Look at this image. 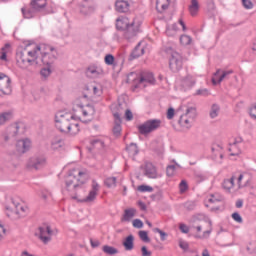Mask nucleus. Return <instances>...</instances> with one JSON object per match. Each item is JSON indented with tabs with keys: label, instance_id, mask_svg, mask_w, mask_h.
Listing matches in <instances>:
<instances>
[{
	"label": "nucleus",
	"instance_id": "f8f14e48",
	"mask_svg": "<svg viewBox=\"0 0 256 256\" xmlns=\"http://www.w3.org/2000/svg\"><path fill=\"white\" fill-rule=\"evenodd\" d=\"M139 33V24H135V22H131L128 27L124 30V37L128 41H131L134 37H137Z\"/></svg>",
	"mask_w": 256,
	"mask_h": 256
},
{
	"label": "nucleus",
	"instance_id": "f704fd0d",
	"mask_svg": "<svg viewBox=\"0 0 256 256\" xmlns=\"http://www.w3.org/2000/svg\"><path fill=\"white\" fill-rule=\"evenodd\" d=\"M82 114L84 117H91L95 115V107L91 104H87L83 109H82Z\"/></svg>",
	"mask_w": 256,
	"mask_h": 256
},
{
	"label": "nucleus",
	"instance_id": "423d86ee",
	"mask_svg": "<svg viewBox=\"0 0 256 256\" xmlns=\"http://www.w3.org/2000/svg\"><path fill=\"white\" fill-rule=\"evenodd\" d=\"M169 68L173 73H178V71H181L183 69V57H181V54L177 52H173L171 54L170 60H169Z\"/></svg>",
	"mask_w": 256,
	"mask_h": 256
},
{
	"label": "nucleus",
	"instance_id": "2f4dec72",
	"mask_svg": "<svg viewBox=\"0 0 256 256\" xmlns=\"http://www.w3.org/2000/svg\"><path fill=\"white\" fill-rule=\"evenodd\" d=\"M64 146H65V142L63 141V139L59 137L54 138L51 142V149H53L54 151H57Z\"/></svg>",
	"mask_w": 256,
	"mask_h": 256
},
{
	"label": "nucleus",
	"instance_id": "b1692460",
	"mask_svg": "<svg viewBox=\"0 0 256 256\" xmlns=\"http://www.w3.org/2000/svg\"><path fill=\"white\" fill-rule=\"evenodd\" d=\"M137 213V210L135 208L126 209L124 211V214L121 218L122 222H129L131 219L135 217V214Z\"/></svg>",
	"mask_w": 256,
	"mask_h": 256
},
{
	"label": "nucleus",
	"instance_id": "0eeeda50",
	"mask_svg": "<svg viewBox=\"0 0 256 256\" xmlns=\"http://www.w3.org/2000/svg\"><path fill=\"white\" fill-rule=\"evenodd\" d=\"M38 237L44 245H47V243H50L51 237H53V230L51 229V226H40L38 228Z\"/></svg>",
	"mask_w": 256,
	"mask_h": 256
},
{
	"label": "nucleus",
	"instance_id": "39448f33",
	"mask_svg": "<svg viewBox=\"0 0 256 256\" xmlns=\"http://www.w3.org/2000/svg\"><path fill=\"white\" fill-rule=\"evenodd\" d=\"M197 117V110L193 107H190L186 110V113L180 116L178 123L180 127H184L185 129L191 128V123H193V119Z\"/></svg>",
	"mask_w": 256,
	"mask_h": 256
},
{
	"label": "nucleus",
	"instance_id": "4c0bfd02",
	"mask_svg": "<svg viewBox=\"0 0 256 256\" xmlns=\"http://www.w3.org/2000/svg\"><path fill=\"white\" fill-rule=\"evenodd\" d=\"M102 251L106 255H117V253H119V250H117V248H115L113 246H109V245H104L102 247Z\"/></svg>",
	"mask_w": 256,
	"mask_h": 256
},
{
	"label": "nucleus",
	"instance_id": "393cba45",
	"mask_svg": "<svg viewBox=\"0 0 256 256\" xmlns=\"http://www.w3.org/2000/svg\"><path fill=\"white\" fill-rule=\"evenodd\" d=\"M196 81L195 78L191 75H187L185 78L182 79L181 85L184 89H191L195 85Z\"/></svg>",
	"mask_w": 256,
	"mask_h": 256
},
{
	"label": "nucleus",
	"instance_id": "9d476101",
	"mask_svg": "<svg viewBox=\"0 0 256 256\" xmlns=\"http://www.w3.org/2000/svg\"><path fill=\"white\" fill-rule=\"evenodd\" d=\"M99 189H100L99 183H97V181L93 180L92 181V189L90 190L87 197L80 200L81 203H93V201H95V199H97V194L99 193Z\"/></svg>",
	"mask_w": 256,
	"mask_h": 256
},
{
	"label": "nucleus",
	"instance_id": "a878e982",
	"mask_svg": "<svg viewBox=\"0 0 256 256\" xmlns=\"http://www.w3.org/2000/svg\"><path fill=\"white\" fill-rule=\"evenodd\" d=\"M141 55H145V48L141 47V42H139L132 51L130 57L131 59H138Z\"/></svg>",
	"mask_w": 256,
	"mask_h": 256
},
{
	"label": "nucleus",
	"instance_id": "052dcab7",
	"mask_svg": "<svg viewBox=\"0 0 256 256\" xmlns=\"http://www.w3.org/2000/svg\"><path fill=\"white\" fill-rule=\"evenodd\" d=\"M180 193H185L187 189H189V186L187 185V182L185 180H182L179 184Z\"/></svg>",
	"mask_w": 256,
	"mask_h": 256
},
{
	"label": "nucleus",
	"instance_id": "473e14b6",
	"mask_svg": "<svg viewBox=\"0 0 256 256\" xmlns=\"http://www.w3.org/2000/svg\"><path fill=\"white\" fill-rule=\"evenodd\" d=\"M211 151L214 157H219V159H223V146L219 144H213Z\"/></svg>",
	"mask_w": 256,
	"mask_h": 256
},
{
	"label": "nucleus",
	"instance_id": "c756f323",
	"mask_svg": "<svg viewBox=\"0 0 256 256\" xmlns=\"http://www.w3.org/2000/svg\"><path fill=\"white\" fill-rule=\"evenodd\" d=\"M63 127H65V129H74V127H79V121L71 116V118L68 119V123L58 126V129H63Z\"/></svg>",
	"mask_w": 256,
	"mask_h": 256
},
{
	"label": "nucleus",
	"instance_id": "c03bdc74",
	"mask_svg": "<svg viewBox=\"0 0 256 256\" xmlns=\"http://www.w3.org/2000/svg\"><path fill=\"white\" fill-rule=\"evenodd\" d=\"M191 41H193V39L189 35H181L180 36L181 45H184V46L191 45Z\"/></svg>",
	"mask_w": 256,
	"mask_h": 256
},
{
	"label": "nucleus",
	"instance_id": "c9c22d12",
	"mask_svg": "<svg viewBox=\"0 0 256 256\" xmlns=\"http://www.w3.org/2000/svg\"><path fill=\"white\" fill-rule=\"evenodd\" d=\"M11 83V78H9L7 75L0 73V91H3V86L9 87V84Z\"/></svg>",
	"mask_w": 256,
	"mask_h": 256
},
{
	"label": "nucleus",
	"instance_id": "774afa93",
	"mask_svg": "<svg viewBox=\"0 0 256 256\" xmlns=\"http://www.w3.org/2000/svg\"><path fill=\"white\" fill-rule=\"evenodd\" d=\"M249 115L256 121V105L252 106L249 110Z\"/></svg>",
	"mask_w": 256,
	"mask_h": 256
},
{
	"label": "nucleus",
	"instance_id": "69168bd1",
	"mask_svg": "<svg viewBox=\"0 0 256 256\" xmlns=\"http://www.w3.org/2000/svg\"><path fill=\"white\" fill-rule=\"evenodd\" d=\"M133 227L136 229H143V221H141V219L133 220Z\"/></svg>",
	"mask_w": 256,
	"mask_h": 256
},
{
	"label": "nucleus",
	"instance_id": "4be33fe9",
	"mask_svg": "<svg viewBox=\"0 0 256 256\" xmlns=\"http://www.w3.org/2000/svg\"><path fill=\"white\" fill-rule=\"evenodd\" d=\"M57 59V57L55 56V54H42L41 57V62L43 63V65H47V67H51V65H53V63L55 62V60Z\"/></svg>",
	"mask_w": 256,
	"mask_h": 256
},
{
	"label": "nucleus",
	"instance_id": "4d7b16f0",
	"mask_svg": "<svg viewBox=\"0 0 256 256\" xmlns=\"http://www.w3.org/2000/svg\"><path fill=\"white\" fill-rule=\"evenodd\" d=\"M153 231L154 233H159L161 241H165L167 239V233L163 232V230L159 228H154Z\"/></svg>",
	"mask_w": 256,
	"mask_h": 256
},
{
	"label": "nucleus",
	"instance_id": "bf43d9fd",
	"mask_svg": "<svg viewBox=\"0 0 256 256\" xmlns=\"http://www.w3.org/2000/svg\"><path fill=\"white\" fill-rule=\"evenodd\" d=\"M61 133H64L68 137H74V135H77V133H79V130H71V129L61 130Z\"/></svg>",
	"mask_w": 256,
	"mask_h": 256
},
{
	"label": "nucleus",
	"instance_id": "0e129e2a",
	"mask_svg": "<svg viewBox=\"0 0 256 256\" xmlns=\"http://www.w3.org/2000/svg\"><path fill=\"white\" fill-rule=\"evenodd\" d=\"M242 5L245 9H253V2L251 0H242Z\"/></svg>",
	"mask_w": 256,
	"mask_h": 256
},
{
	"label": "nucleus",
	"instance_id": "f3484780",
	"mask_svg": "<svg viewBox=\"0 0 256 256\" xmlns=\"http://www.w3.org/2000/svg\"><path fill=\"white\" fill-rule=\"evenodd\" d=\"M143 83H149L150 85H155V77H153V73L141 72L140 78H139V85H143Z\"/></svg>",
	"mask_w": 256,
	"mask_h": 256
},
{
	"label": "nucleus",
	"instance_id": "dca6fc26",
	"mask_svg": "<svg viewBox=\"0 0 256 256\" xmlns=\"http://www.w3.org/2000/svg\"><path fill=\"white\" fill-rule=\"evenodd\" d=\"M32 49L36 52V57H38V53H41V55H47L55 51V48L47 44L34 45Z\"/></svg>",
	"mask_w": 256,
	"mask_h": 256
},
{
	"label": "nucleus",
	"instance_id": "2eb2a0df",
	"mask_svg": "<svg viewBox=\"0 0 256 256\" xmlns=\"http://www.w3.org/2000/svg\"><path fill=\"white\" fill-rule=\"evenodd\" d=\"M18 153L24 154L31 149V140L29 138L18 140L16 143Z\"/></svg>",
	"mask_w": 256,
	"mask_h": 256
},
{
	"label": "nucleus",
	"instance_id": "20e7f679",
	"mask_svg": "<svg viewBox=\"0 0 256 256\" xmlns=\"http://www.w3.org/2000/svg\"><path fill=\"white\" fill-rule=\"evenodd\" d=\"M193 229L196 230L197 239H205V237H209V235H211V231H213V224L211 223V220H203L198 225H194Z\"/></svg>",
	"mask_w": 256,
	"mask_h": 256
},
{
	"label": "nucleus",
	"instance_id": "f03ea898",
	"mask_svg": "<svg viewBox=\"0 0 256 256\" xmlns=\"http://www.w3.org/2000/svg\"><path fill=\"white\" fill-rule=\"evenodd\" d=\"M37 52L31 50V44L26 45L24 48H18L16 51V63L20 69H27L33 63L39 64L37 61Z\"/></svg>",
	"mask_w": 256,
	"mask_h": 256
},
{
	"label": "nucleus",
	"instance_id": "ea45409f",
	"mask_svg": "<svg viewBox=\"0 0 256 256\" xmlns=\"http://www.w3.org/2000/svg\"><path fill=\"white\" fill-rule=\"evenodd\" d=\"M223 196L219 193L211 194L208 198V203H221Z\"/></svg>",
	"mask_w": 256,
	"mask_h": 256
},
{
	"label": "nucleus",
	"instance_id": "680f3d73",
	"mask_svg": "<svg viewBox=\"0 0 256 256\" xmlns=\"http://www.w3.org/2000/svg\"><path fill=\"white\" fill-rule=\"evenodd\" d=\"M51 66H48L47 68H42L40 71V74L42 75V77H49V75H51Z\"/></svg>",
	"mask_w": 256,
	"mask_h": 256
},
{
	"label": "nucleus",
	"instance_id": "de8ad7c7",
	"mask_svg": "<svg viewBox=\"0 0 256 256\" xmlns=\"http://www.w3.org/2000/svg\"><path fill=\"white\" fill-rule=\"evenodd\" d=\"M242 142H243V138L241 137H238L233 142H230L229 151H233V149H237V145H239V143H242Z\"/></svg>",
	"mask_w": 256,
	"mask_h": 256
},
{
	"label": "nucleus",
	"instance_id": "864d4df0",
	"mask_svg": "<svg viewBox=\"0 0 256 256\" xmlns=\"http://www.w3.org/2000/svg\"><path fill=\"white\" fill-rule=\"evenodd\" d=\"M104 61L106 65H113V63H115V56L112 54H108L105 56Z\"/></svg>",
	"mask_w": 256,
	"mask_h": 256
},
{
	"label": "nucleus",
	"instance_id": "7c9ffc66",
	"mask_svg": "<svg viewBox=\"0 0 256 256\" xmlns=\"http://www.w3.org/2000/svg\"><path fill=\"white\" fill-rule=\"evenodd\" d=\"M171 3V0H156V9H159L161 7L162 10H158L159 13H163V11H167L169 9V5Z\"/></svg>",
	"mask_w": 256,
	"mask_h": 256
},
{
	"label": "nucleus",
	"instance_id": "412c9836",
	"mask_svg": "<svg viewBox=\"0 0 256 256\" xmlns=\"http://www.w3.org/2000/svg\"><path fill=\"white\" fill-rule=\"evenodd\" d=\"M139 79H141V73L131 72L127 76V83H134L135 89H138V87H141V84H139Z\"/></svg>",
	"mask_w": 256,
	"mask_h": 256
},
{
	"label": "nucleus",
	"instance_id": "bb28decb",
	"mask_svg": "<svg viewBox=\"0 0 256 256\" xmlns=\"http://www.w3.org/2000/svg\"><path fill=\"white\" fill-rule=\"evenodd\" d=\"M129 19L128 18H122L116 20V29L118 31H125L129 27Z\"/></svg>",
	"mask_w": 256,
	"mask_h": 256
},
{
	"label": "nucleus",
	"instance_id": "79ce46f5",
	"mask_svg": "<svg viewBox=\"0 0 256 256\" xmlns=\"http://www.w3.org/2000/svg\"><path fill=\"white\" fill-rule=\"evenodd\" d=\"M220 110H221V108L219 107V105L213 104L211 106V110H210L211 119H215V117H217L219 115Z\"/></svg>",
	"mask_w": 256,
	"mask_h": 256
},
{
	"label": "nucleus",
	"instance_id": "5701e85b",
	"mask_svg": "<svg viewBox=\"0 0 256 256\" xmlns=\"http://www.w3.org/2000/svg\"><path fill=\"white\" fill-rule=\"evenodd\" d=\"M123 246L125 251H133L135 247V237L131 234L127 236L123 242Z\"/></svg>",
	"mask_w": 256,
	"mask_h": 256
},
{
	"label": "nucleus",
	"instance_id": "6e6552de",
	"mask_svg": "<svg viewBox=\"0 0 256 256\" xmlns=\"http://www.w3.org/2000/svg\"><path fill=\"white\" fill-rule=\"evenodd\" d=\"M47 164V160L43 156H34L31 157L27 162V168L28 169H35L36 171L41 169L42 167H45Z\"/></svg>",
	"mask_w": 256,
	"mask_h": 256
},
{
	"label": "nucleus",
	"instance_id": "09e8293b",
	"mask_svg": "<svg viewBox=\"0 0 256 256\" xmlns=\"http://www.w3.org/2000/svg\"><path fill=\"white\" fill-rule=\"evenodd\" d=\"M197 207V202L195 201H187L184 203V208L187 209V211H193Z\"/></svg>",
	"mask_w": 256,
	"mask_h": 256
},
{
	"label": "nucleus",
	"instance_id": "a211bd4d",
	"mask_svg": "<svg viewBox=\"0 0 256 256\" xmlns=\"http://www.w3.org/2000/svg\"><path fill=\"white\" fill-rule=\"evenodd\" d=\"M144 174L149 179H157V177H159V174L157 173V168H155L153 166V164H151V163H147L145 165V172H144Z\"/></svg>",
	"mask_w": 256,
	"mask_h": 256
},
{
	"label": "nucleus",
	"instance_id": "ddd939ff",
	"mask_svg": "<svg viewBox=\"0 0 256 256\" xmlns=\"http://www.w3.org/2000/svg\"><path fill=\"white\" fill-rule=\"evenodd\" d=\"M163 127V122L159 119H150L138 126V129H159Z\"/></svg>",
	"mask_w": 256,
	"mask_h": 256
},
{
	"label": "nucleus",
	"instance_id": "6e6d98bb",
	"mask_svg": "<svg viewBox=\"0 0 256 256\" xmlns=\"http://www.w3.org/2000/svg\"><path fill=\"white\" fill-rule=\"evenodd\" d=\"M245 177H247V174H240L238 176V178H237L238 189H243V187H245L246 184L241 183L243 181V179H245Z\"/></svg>",
	"mask_w": 256,
	"mask_h": 256
},
{
	"label": "nucleus",
	"instance_id": "1a4fd4ad",
	"mask_svg": "<svg viewBox=\"0 0 256 256\" xmlns=\"http://www.w3.org/2000/svg\"><path fill=\"white\" fill-rule=\"evenodd\" d=\"M229 75H233V70L223 71L221 69H218L214 73V77L212 78L213 85H220V83H223L225 79H229Z\"/></svg>",
	"mask_w": 256,
	"mask_h": 256
},
{
	"label": "nucleus",
	"instance_id": "f257e3e1",
	"mask_svg": "<svg viewBox=\"0 0 256 256\" xmlns=\"http://www.w3.org/2000/svg\"><path fill=\"white\" fill-rule=\"evenodd\" d=\"M87 174L85 171L79 168L71 169L67 176L64 178V189L71 193V195H75L83 185H85V179Z\"/></svg>",
	"mask_w": 256,
	"mask_h": 256
},
{
	"label": "nucleus",
	"instance_id": "603ef678",
	"mask_svg": "<svg viewBox=\"0 0 256 256\" xmlns=\"http://www.w3.org/2000/svg\"><path fill=\"white\" fill-rule=\"evenodd\" d=\"M138 191H140L141 193H151L153 192V187L147 185H140L138 187Z\"/></svg>",
	"mask_w": 256,
	"mask_h": 256
},
{
	"label": "nucleus",
	"instance_id": "cd10ccee",
	"mask_svg": "<svg viewBox=\"0 0 256 256\" xmlns=\"http://www.w3.org/2000/svg\"><path fill=\"white\" fill-rule=\"evenodd\" d=\"M235 176H232L230 179H226L222 183V187L224 190L227 191V193H231V190L233 187H235Z\"/></svg>",
	"mask_w": 256,
	"mask_h": 256
},
{
	"label": "nucleus",
	"instance_id": "13d9d810",
	"mask_svg": "<svg viewBox=\"0 0 256 256\" xmlns=\"http://www.w3.org/2000/svg\"><path fill=\"white\" fill-rule=\"evenodd\" d=\"M195 179L198 183H202V181H205L207 179V176L201 172H196L195 173Z\"/></svg>",
	"mask_w": 256,
	"mask_h": 256
},
{
	"label": "nucleus",
	"instance_id": "6ab92c4d",
	"mask_svg": "<svg viewBox=\"0 0 256 256\" xmlns=\"http://www.w3.org/2000/svg\"><path fill=\"white\" fill-rule=\"evenodd\" d=\"M129 2L125 0H117L115 2V9L118 13H127L129 11Z\"/></svg>",
	"mask_w": 256,
	"mask_h": 256
},
{
	"label": "nucleus",
	"instance_id": "e2e57ef3",
	"mask_svg": "<svg viewBox=\"0 0 256 256\" xmlns=\"http://www.w3.org/2000/svg\"><path fill=\"white\" fill-rule=\"evenodd\" d=\"M13 127L14 129H27V125L23 121L15 122Z\"/></svg>",
	"mask_w": 256,
	"mask_h": 256
},
{
	"label": "nucleus",
	"instance_id": "4468645a",
	"mask_svg": "<svg viewBox=\"0 0 256 256\" xmlns=\"http://www.w3.org/2000/svg\"><path fill=\"white\" fill-rule=\"evenodd\" d=\"M69 119H71V114L63 111H59L55 115L56 127H61V125H65L69 123Z\"/></svg>",
	"mask_w": 256,
	"mask_h": 256
},
{
	"label": "nucleus",
	"instance_id": "58836bf2",
	"mask_svg": "<svg viewBox=\"0 0 256 256\" xmlns=\"http://www.w3.org/2000/svg\"><path fill=\"white\" fill-rule=\"evenodd\" d=\"M126 151H128V154L131 157H135V155L139 154V148L137 147V144H133V143L127 146Z\"/></svg>",
	"mask_w": 256,
	"mask_h": 256
},
{
	"label": "nucleus",
	"instance_id": "5fc2aeb1",
	"mask_svg": "<svg viewBox=\"0 0 256 256\" xmlns=\"http://www.w3.org/2000/svg\"><path fill=\"white\" fill-rule=\"evenodd\" d=\"M151 131H153V129H140L139 130L140 139H143V137H149V135L151 134Z\"/></svg>",
	"mask_w": 256,
	"mask_h": 256
},
{
	"label": "nucleus",
	"instance_id": "8fccbe9b",
	"mask_svg": "<svg viewBox=\"0 0 256 256\" xmlns=\"http://www.w3.org/2000/svg\"><path fill=\"white\" fill-rule=\"evenodd\" d=\"M139 237L141 241H144V243H149L151 241V239L149 238V235L147 234V231L141 230L139 232Z\"/></svg>",
	"mask_w": 256,
	"mask_h": 256
},
{
	"label": "nucleus",
	"instance_id": "9b49d317",
	"mask_svg": "<svg viewBox=\"0 0 256 256\" xmlns=\"http://www.w3.org/2000/svg\"><path fill=\"white\" fill-rule=\"evenodd\" d=\"M90 153H103L105 151V142L99 138H94L90 141Z\"/></svg>",
	"mask_w": 256,
	"mask_h": 256
},
{
	"label": "nucleus",
	"instance_id": "72a5a7b5",
	"mask_svg": "<svg viewBox=\"0 0 256 256\" xmlns=\"http://www.w3.org/2000/svg\"><path fill=\"white\" fill-rule=\"evenodd\" d=\"M189 13L192 17H195L199 13V1L191 0V5L189 6Z\"/></svg>",
	"mask_w": 256,
	"mask_h": 256
},
{
	"label": "nucleus",
	"instance_id": "49530a36",
	"mask_svg": "<svg viewBox=\"0 0 256 256\" xmlns=\"http://www.w3.org/2000/svg\"><path fill=\"white\" fill-rule=\"evenodd\" d=\"M105 185H107L109 188L116 187L117 186V178L116 177L106 178Z\"/></svg>",
	"mask_w": 256,
	"mask_h": 256
},
{
	"label": "nucleus",
	"instance_id": "c85d7f7f",
	"mask_svg": "<svg viewBox=\"0 0 256 256\" xmlns=\"http://www.w3.org/2000/svg\"><path fill=\"white\" fill-rule=\"evenodd\" d=\"M86 73L90 77H97L98 75H103V69L97 66H90L88 67Z\"/></svg>",
	"mask_w": 256,
	"mask_h": 256
},
{
	"label": "nucleus",
	"instance_id": "37998d69",
	"mask_svg": "<svg viewBox=\"0 0 256 256\" xmlns=\"http://www.w3.org/2000/svg\"><path fill=\"white\" fill-rule=\"evenodd\" d=\"M12 117L11 112H4L0 114V125H4V123H7Z\"/></svg>",
	"mask_w": 256,
	"mask_h": 256
},
{
	"label": "nucleus",
	"instance_id": "a19ab883",
	"mask_svg": "<svg viewBox=\"0 0 256 256\" xmlns=\"http://www.w3.org/2000/svg\"><path fill=\"white\" fill-rule=\"evenodd\" d=\"M113 117H114V123H115L114 129H119L122 123L121 113L113 111Z\"/></svg>",
	"mask_w": 256,
	"mask_h": 256
},
{
	"label": "nucleus",
	"instance_id": "aec40b11",
	"mask_svg": "<svg viewBox=\"0 0 256 256\" xmlns=\"http://www.w3.org/2000/svg\"><path fill=\"white\" fill-rule=\"evenodd\" d=\"M30 6L34 9V11L40 13L42 9H45V7H47V0H31Z\"/></svg>",
	"mask_w": 256,
	"mask_h": 256
},
{
	"label": "nucleus",
	"instance_id": "3c124183",
	"mask_svg": "<svg viewBox=\"0 0 256 256\" xmlns=\"http://www.w3.org/2000/svg\"><path fill=\"white\" fill-rule=\"evenodd\" d=\"M195 95H199L201 97H209L211 93L209 92V90H207V88H202V89H198Z\"/></svg>",
	"mask_w": 256,
	"mask_h": 256
},
{
	"label": "nucleus",
	"instance_id": "7ed1b4c3",
	"mask_svg": "<svg viewBox=\"0 0 256 256\" xmlns=\"http://www.w3.org/2000/svg\"><path fill=\"white\" fill-rule=\"evenodd\" d=\"M12 205L14 210L9 206L6 207V215L10 219H21L29 215V207L22 200L12 198Z\"/></svg>",
	"mask_w": 256,
	"mask_h": 256
},
{
	"label": "nucleus",
	"instance_id": "e433bc0d",
	"mask_svg": "<svg viewBox=\"0 0 256 256\" xmlns=\"http://www.w3.org/2000/svg\"><path fill=\"white\" fill-rule=\"evenodd\" d=\"M21 11H22V15L24 16V19H33V17H35V14L37 13L33 8L31 9L22 8Z\"/></svg>",
	"mask_w": 256,
	"mask_h": 256
},
{
	"label": "nucleus",
	"instance_id": "a18cd8bd",
	"mask_svg": "<svg viewBox=\"0 0 256 256\" xmlns=\"http://www.w3.org/2000/svg\"><path fill=\"white\" fill-rule=\"evenodd\" d=\"M11 45L5 44L4 47L1 48V55H0V60L1 61H7V49H9Z\"/></svg>",
	"mask_w": 256,
	"mask_h": 256
},
{
	"label": "nucleus",
	"instance_id": "338daca9",
	"mask_svg": "<svg viewBox=\"0 0 256 256\" xmlns=\"http://www.w3.org/2000/svg\"><path fill=\"white\" fill-rule=\"evenodd\" d=\"M124 118L126 119V121H133V112L127 109L125 111Z\"/></svg>",
	"mask_w": 256,
	"mask_h": 256
}]
</instances>
